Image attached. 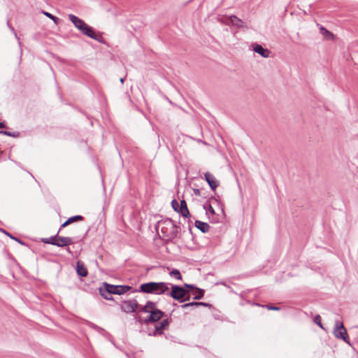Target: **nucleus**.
<instances>
[{"instance_id": "1", "label": "nucleus", "mask_w": 358, "mask_h": 358, "mask_svg": "<svg viewBox=\"0 0 358 358\" xmlns=\"http://www.w3.org/2000/svg\"><path fill=\"white\" fill-rule=\"evenodd\" d=\"M159 227L166 244L173 243L176 238H180V226L172 219L166 218L157 222L155 229L158 231Z\"/></svg>"}, {"instance_id": "2", "label": "nucleus", "mask_w": 358, "mask_h": 358, "mask_svg": "<svg viewBox=\"0 0 358 358\" xmlns=\"http://www.w3.org/2000/svg\"><path fill=\"white\" fill-rule=\"evenodd\" d=\"M69 20L73 25L84 35L94 39L100 43H103V38L100 33H97L93 27L88 25L84 20L78 17L69 14L68 15Z\"/></svg>"}, {"instance_id": "3", "label": "nucleus", "mask_w": 358, "mask_h": 358, "mask_svg": "<svg viewBox=\"0 0 358 358\" xmlns=\"http://www.w3.org/2000/svg\"><path fill=\"white\" fill-rule=\"evenodd\" d=\"M131 289L132 287L129 285H115L104 282L99 291L100 295L105 299L113 300L112 294L122 295Z\"/></svg>"}, {"instance_id": "4", "label": "nucleus", "mask_w": 358, "mask_h": 358, "mask_svg": "<svg viewBox=\"0 0 358 358\" xmlns=\"http://www.w3.org/2000/svg\"><path fill=\"white\" fill-rule=\"evenodd\" d=\"M169 285L164 282H149L141 284L138 291L147 294H164L169 291Z\"/></svg>"}, {"instance_id": "5", "label": "nucleus", "mask_w": 358, "mask_h": 358, "mask_svg": "<svg viewBox=\"0 0 358 358\" xmlns=\"http://www.w3.org/2000/svg\"><path fill=\"white\" fill-rule=\"evenodd\" d=\"M171 291L166 293V294L172 297L173 299L178 301L179 303H183V298L186 296L187 294L189 293V290L186 289L182 286L177 285H171Z\"/></svg>"}, {"instance_id": "6", "label": "nucleus", "mask_w": 358, "mask_h": 358, "mask_svg": "<svg viewBox=\"0 0 358 358\" xmlns=\"http://www.w3.org/2000/svg\"><path fill=\"white\" fill-rule=\"evenodd\" d=\"M333 334L336 338L341 339L346 343H350L348 331L343 322L338 320L335 321Z\"/></svg>"}, {"instance_id": "7", "label": "nucleus", "mask_w": 358, "mask_h": 358, "mask_svg": "<svg viewBox=\"0 0 358 358\" xmlns=\"http://www.w3.org/2000/svg\"><path fill=\"white\" fill-rule=\"evenodd\" d=\"M170 324V321L168 319H164L160 321L155 327V330L152 332L148 334L150 336H157L162 335L163 330L168 328Z\"/></svg>"}, {"instance_id": "8", "label": "nucleus", "mask_w": 358, "mask_h": 358, "mask_svg": "<svg viewBox=\"0 0 358 358\" xmlns=\"http://www.w3.org/2000/svg\"><path fill=\"white\" fill-rule=\"evenodd\" d=\"M139 307V305L136 300L132 299L129 301H124L121 306L122 311L127 313H135L136 310Z\"/></svg>"}, {"instance_id": "9", "label": "nucleus", "mask_w": 358, "mask_h": 358, "mask_svg": "<svg viewBox=\"0 0 358 358\" xmlns=\"http://www.w3.org/2000/svg\"><path fill=\"white\" fill-rule=\"evenodd\" d=\"M164 312L161 310H155L149 313L146 321H148L149 324L158 322L164 316Z\"/></svg>"}, {"instance_id": "10", "label": "nucleus", "mask_w": 358, "mask_h": 358, "mask_svg": "<svg viewBox=\"0 0 358 358\" xmlns=\"http://www.w3.org/2000/svg\"><path fill=\"white\" fill-rule=\"evenodd\" d=\"M204 178L212 190H215L218 186V182L215 176L209 172L204 173Z\"/></svg>"}, {"instance_id": "11", "label": "nucleus", "mask_w": 358, "mask_h": 358, "mask_svg": "<svg viewBox=\"0 0 358 358\" xmlns=\"http://www.w3.org/2000/svg\"><path fill=\"white\" fill-rule=\"evenodd\" d=\"M59 231L57 232V244L56 246L59 248H63L65 246L70 245L73 243V239L71 237H63L59 236L58 235Z\"/></svg>"}, {"instance_id": "12", "label": "nucleus", "mask_w": 358, "mask_h": 358, "mask_svg": "<svg viewBox=\"0 0 358 358\" xmlns=\"http://www.w3.org/2000/svg\"><path fill=\"white\" fill-rule=\"evenodd\" d=\"M252 48L253 51L258 53L262 57L264 58H268L269 57L270 51L268 49L263 48L262 45L255 43L252 45Z\"/></svg>"}, {"instance_id": "13", "label": "nucleus", "mask_w": 358, "mask_h": 358, "mask_svg": "<svg viewBox=\"0 0 358 358\" xmlns=\"http://www.w3.org/2000/svg\"><path fill=\"white\" fill-rule=\"evenodd\" d=\"M179 214L182 217L187 218L191 216V214L187 208V203L185 199L180 200L179 203Z\"/></svg>"}, {"instance_id": "14", "label": "nucleus", "mask_w": 358, "mask_h": 358, "mask_svg": "<svg viewBox=\"0 0 358 358\" xmlns=\"http://www.w3.org/2000/svg\"><path fill=\"white\" fill-rule=\"evenodd\" d=\"M155 310H159L157 308L156 303L153 301H148L144 306L141 308L140 310L143 313H149Z\"/></svg>"}, {"instance_id": "15", "label": "nucleus", "mask_w": 358, "mask_h": 358, "mask_svg": "<svg viewBox=\"0 0 358 358\" xmlns=\"http://www.w3.org/2000/svg\"><path fill=\"white\" fill-rule=\"evenodd\" d=\"M84 219V217L82 216V215H74V216H71L70 217H69L60 227L59 229V231L61 230L62 228H64L66 227V226H68L69 224L73 223V222H77V221H80V220H83Z\"/></svg>"}, {"instance_id": "16", "label": "nucleus", "mask_w": 358, "mask_h": 358, "mask_svg": "<svg viewBox=\"0 0 358 358\" xmlns=\"http://www.w3.org/2000/svg\"><path fill=\"white\" fill-rule=\"evenodd\" d=\"M76 272L78 275L80 277H85L87 275V270L84 266V264L78 261L76 264Z\"/></svg>"}, {"instance_id": "17", "label": "nucleus", "mask_w": 358, "mask_h": 358, "mask_svg": "<svg viewBox=\"0 0 358 358\" xmlns=\"http://www.w3.org/2000/svg\"><path fill=\"white\" fill-rule=\"evenodd\" d=\"M194 224L195 227L202 233H207L209 231L210 226L207 222L196 220Z\"/></svg>"}, {"instance_id": "18", "label": "nucleus", "mask_w": 358, "mask_h": 358, "mask_svg": "<svg viewBox=\"0 0 358 358\" xmlns=\"http://www.w3.org/2000/svg\"><path fill=\"white\" fill-rule=\"evenodd\" d=\"M229 21L230 22L236 26L238 28L243 27H244V22L243 20H241L240 18L237 17L236 15H231L229 17Z\"/></svg>"}, {"instance_id": "19", "label": "nucleus", "mask_w": 358, "mask_h": 358, "mask_svg": "<svg viewBox=\"0 0 358 358\" xmlns=\"http://www.w3.org/2000/svg\"><path fill=\"white\" fill-rule=\"evenodd\" d=\"M57 234L55 236H52L49 238H41V242L47 244H51L53 245H56L57 244Z\"/></svg>"}, {"instance_id": "20", "label": "nucleus", "mask_w": 358, "mask_h": 358, "mask_svg": "<svg viewBox=\"0 0 358 358\" xmlns=\"http://www.w3.org/2000/svg\"><path fill=\"white\" fill-rule=\"evenodd\" d=\"M193 294L194 295L193 296V299H194V300L201 299L204 296V290L201 288L196 287L195 289V292H194Z\"/></svg>"}, {"instance_id": "21", "label": "nucleus", "mask_w": 358, "mask_h": 358, "mask_svg": "<svg viewBox=\"0 0 358 358\" xmlns=\"http://www.w3.org/2000/svg\"><path fill=\"white\" fill-rule=\"evenodd\" d=\"M203 208H204V210H206V215H209V214H210L212 215H215V211L214 208H213V206L210 203L204 204Z\"/></svg>"}, {"instance_id": "22", "label": "nucleus", "mask_w": 358, "mask_h": 358, "mask_svg": "<svg viewBox=\"0 0 358 358\" xmlns=\"http://www.w3.org/2000/svg\"><path fill=\"white\" fill-rule=\"evenodd\" d=\"M169 275L171 277H174L178 280H182V275L179 270L174 268L170 273Z\"/></svg>"}, {"instance_id": "23", "label": "nucleus", "mask_w": 358, "mask_h": 358, "mask_svg": "<svg viewBox=\"0 0 358 358\" xmlns=\"http://www.w3.org/2000/svg\"><path fill=\"white\" fill-rule=\"evenodd\" d=\"M43 13L46 16L48 17V18L51 19L52 20H53V22H55V24H57L58 22H59V18L57 17L56 16L52 15L51 13H48V12H45V11H43Z\"/></svg>"}, {"instance_id": "24", "label": "nucleus", "mask_w": 358, "mask_h": 358, "mask_svg": "<svg viewBox=\"0 0 358 358\" xmlns=\"http://www.w3.org/2000/svg\"><path fill=\"white\" fill-rule=\"evenodd\" d=\"M3 232L6 234L8 236H9L11 239H13L15 240V241H17V243H19L20 244L24 245V243L21 241L20 238H17V237H15L14 236H13L12 234H10V233L7 232L6 230H3Z\"/></svg>"}, {"instance_id": "25", "label": "nucleus", "mask_w": 358, "mask_h": 358, "mask_svg": "<svg viewBox=\"0 0 358 358\" xmlns=\"http://www.w3.org/2000/svg\"><path fill=\"white\" fill-rule=\"evenodd\" d=\"M171 206L176 212L179 213V210H178L179 203L178 202V201L176 199L172 200Z\"/></svg>"}, {"instance_id": "26", "label": "nucleus", "mask_w": 358, "mask_h": 358, "mask_svg": "<svg viewBox=\"0 0 358 358\" xmlns=\"http://www.w3.org/2000/svg\"><path fill=\"white\" fill-rule=\"evenodd\" d=\"M314 322L317 324L320 328L324 329L321 322V317L319 315H316L314 317Z\"/></svg>"}, {"instance_id": "27", "label": "nucleus", "mask_w": 358, "mask_h": 358, "mask_svg": "<svg viewBox=\"0 0 358 358\" xmlns=\"http://www.w3.org/2000/svg\"><path fill=\"white\" fill-rule=\"evenodd\" d=\"M145 320H147V317L141 318V317H139L137 319L138 322L141 324H146V325L149 324V322L148 321H145Z\"/></svg>"}, {"instance_id": "28", "label": "nucleus", "mask_w": 358, "mask_h": 358, "mask_svg": "<svg viewBox=\"0 0 358 358\" xmlns=\"http://www.w3.org/2000/svg\"><path fill=\"white\" fill-rule=\"evenodd\" d=\"M184 287L189 291V289H196V287L195 285H194L192 284H187V283H185L184 285Z\"/></svg>"}, {"instance_id": "29", "label": "nucleus", "mask_w": 358, "mask_h": 358, "mask_svg": "<svg viewBox=\"0 0 358 358\" xmlns=\"http://www.w3.org/2000/svg\"><path fill=\"white\" fill-rule=\"evenodd\" d=\"M266 307L267 308V309L271 310H278L280 309L279 307L271 306V305H266Z\"/></svg>"}, {"instance_id": "30", "label": "nucleus", "mask_w": 358, "mask_h": 358, "mask_svg": "<svg viewBox=\"0 0 358 358\" xmlns=\"http://www.w3.org/2000/svg\"><path fill=\"white\" fill-rule=\"evenodd\" d=\"M199 306H204V307L210 308L212 306V305L210 303H206V302H199Z\"/></svg>"}, {"instance_id": "31", "label": "nucleus", "mask_w": 358, "mask_h": 358, "mask_svg": "<svg viewBox=\"0 0 358 358\" xmlns=\"http://www.w3.org/2000/svg\"><path fill=\"white\" fill-rule=\"evenodd\" d=\"M189 305L190 307H194V306L197 307V306H199V302H197V301L189 302Z\"/></svg>"}, {"instance_id": "32", "label": "nucleus", "mask_w": 358, "mask_h": 358, "mask_svg": "<svg viewBox=\"0 0 358 358\" xmlns=\"http://www.w3.org/2000/svg\"><path fill=\"white\" fill-rule=\"evenodd\" d=\"M0 133L4 134L6 136H10L12 132L8 131H1Z\"/></svg>"}, {"instance_id": "33", "label": "nucleus", "mask_w": 358, "mask_h": 358, "mask_svg": "<svg viewBox=\"0 0 358 358\" xmlns=\"http://www.w3.org/2000/svg\"><path fill=\"white\" fill-rule=\"evenodd\" d=\"M193 191H194V194L196 196H200L201 195L200 189H194Z\"/></svg>"}, {"instance_id": "34", "label": "nucleus", "mask_w": 358, "mask_h": 358, "mask_svg": "<svg viewBox=\"0 0 358 358\" xmlns=\"http://www.w3.org/2000/svg\"><path fill=\"white\" fill-rule=\"evenodd\" d=\"M90 327H92L94 329H101V328L99 327L97 325H96V324H94L93 323L90 324Z\"/></svg>"}, {"instance_id": "35", "label": "nucleus", "mask_w": 358, "mask_h": 358, "mask_svg": "<svg viewBox=\"0 0 358 358\" xmlns=\"http://www.w3.org/2000/svg\"><path fill=\"white\" fill-rule=\"evenodd\" d=\"M183 299H184V302L189 301L190 299V295L189 294V293L187 294L185 296H184Z\"/></svg>"}, {"instance_id": "36", "label": "nucleus", "mask_w": 358, "mask_h": 358, "mask_svg": "<svg viewBox=\"0 0 358 358\" xmlns=\"http://www.w3.org/2000/svg\"><path fill=\"white\" fill-rule=\"evenodd\" d=\"M188 307H190V306H189V303H185V304H182V305L181 306V308H183V309L187 308H188Z\"/></svg>"}, {"instance_id": "37", "label": "nucleus", "mask_w": 358, "mask_h": 358, "mask_svg": "<svg viewBox=\"0 0 358 358\" xmlns=\"http://www.w3.org/2000/svg\"><path fill=\"white\" fill-rule=\"evenodd\" d=\"M321 31H325V33H327V34H329V35H331V32H329L328 30H327V29H326L325 28H324V27H322V28H321Z\"/></svg>"}, {"instance_id": "38", "label": "nucleus", "mask_w": 358, "mask_h": 358, "mask_svg": "<svg viewBox=\"0 0 358 358\" xmlns=\"http://www.w3.org/2000/svg\"><path fill=\"white\" fill-rule=\"evenodd\" d=\"M18 135L19 134L17 132H12L10 137H17V136H18Z\"/></svg>"}, {"instance_id": "39", "label": "nucleus", "mask_w": 358, "mask_h": 358, "mask_svg": "<svg viewBox=\"0 0 358 358\" xmlns=\"http://www.w3.org/2000/svg\"><path fill=\"white\" fill-rule=\"evenodd\" d=\"M7 24H8V26L10 27V29L12 30V31H13V32L15 33V37H17V34L15 32V29H14V28H13V27H10V25H9V22H7Z\"/></svg>"}, {"instance_id": "40", "label": "nucleus", "mask_w": 358, "mask_h": 358, "mask_svg": "<svg viewBox=\"0 0 358 358\" xmlns=\"http://www.w3.org/2000/svg\"><path fill=\"white\" fill-rule=\"evenodd\" d=\"M6 127V124L3 122H0V129H3Z\"/></svg>"}, {"instance_id": "41", "label": "nucleus", "mask_w": 358, "mask_h": 358, "mask_svg": "<svg viewBox=\"0 0 358 358\" xmlns=\"http://www.w3.org/2000/svg\"><path fill=\"white\" fill-rule=\"evenodd\" d=\"M124 79H125V78H120V83H121L122 84H123V83H124Z\"/></svg>"}, {"instance_id": "42", "label": "nucleus", "mask_w": 358, "mask_h": 358, "mask_svg": "<svg viewBox=\"0 0 358 358\" xmlns=\"http://www.w3.org/2000/svg\"><path fill=\"white\" fill-rule=\"evenodd\" d=\"M67 250V252H68L71 253V250H70V249H69V248H67V250Z\"/></svg>"}, {"instance_id": "43", "label": "nucleus", "mask_w": 358, "mask_h": 358, "mask_svg": "<svg viewBox=\"0 0 358 358\" xmlns=\"http://www.w3.org/2000/svg\"><path fill=\"white\" fill-rule=\"evenodd\" d=\"M0 153H1V151L0 150Z\"/></svg>"}, {"instance_id": "44", "label": "nucleus", "mask_w": 358, "mask_h": 358, "mask_svg": "<svg viewBox=\"0 0 358 358\" xmlns=\"http://www.w3.org/2000/svg\"><path fill=\"white\" fill-rule=\"evenodd\" d=\"M135 358V357H134Z\"/></svg>"}]
</instances>
